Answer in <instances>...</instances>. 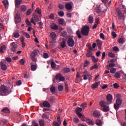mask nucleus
Returning a JSON list of instances; mask_svg holds the SVG:
<instances>
[{"mask_svg":"<svg viewBox=\"0 0 126 126\" xmlns=\"http://www.w3.org/2000/svg\"><path fill=\"white\" fill-rule=\"evenodd\" d=\"M83 121L86 122L88 125H92V126H94V123H93V121L90 120V119H88L87 117H85V118L83 119Z\"/></svg>","mask_w":126,"mask_h":126,"instance_id":"obj_10","label":"nucleus"},{"mask_svg":"<svg viewBox=\"0 0 126 126\" xmlns=\"http://www.w3.org/2000/svg\"><path fill=\"white\" fill-rule=\"evenodd\" d=\"M23 34L27 38H30V35L28 32H23Z\"/></svg>","mask_w":126,"mask_h":126,"instance_id":"obj_39","label":"nucleus"},{"mask_svg":"<svg viewBox=\"0 0 126 126\" xmlns=\"http://www.w3.org/2000/svg\"><path fill=\"white\" fill-rule=\"evenodd\" d=\"M76 114L82 121H84V119L86 118V117L84 115H83L81 112L76 113Z\"/></svg>","mask_w":126,"mask_h":126,"instance_id":"obj_18","label":"nucleus"},{"mask_svg":"<svg viewBox=\"0 0 126 126\" xmlns=\"http://www.w3.org/2000/svg\"><path fill=\"white\" fill-rule=\"evenodd\" d=\"M58 14L60 17H63L64 15V12L63 11H59Z\"/></svg>","mask_w":126,"mask_h":126,"instance_id":"obj_36","label":"nucleus"},{"mask_svg":"<svg viewBox=\"0 0 126 126\" xmlns=\"http://www.w3.org/2000/svg\"><path fill=\"white\" fill-rule=\"evenodd\" d=\"M89 23L90 24H92L93 22L94 21V18L92 17V16H90L88 19Z\"/></svg>","mask_w":126,"mask_h":126,"instance_id":"obj_23","label":"nucleus"},{"mask_svg":"<svg viewBox=\"0 0 126 126\" xmlns=\"http://www.w3.org/2000/svg\"><path fill=\"white\" fill-rule=\"evenodd\" d=\"M106 99L108 101L110 102V103H108L106 102H105L103 100L99 102L100 106L103 107L102 111L104 112H107L109 110V107L107 105V104H111L112 103V101L113 99L112 95L110 94H108L106 96Z\"/></svg>","mask_w":126,"mask_h":126,"instance_id":"obj_1","label":"nucleus"},{"mask_svg":"<svg viewBox=\"0 0 126 126\" xmlns=\"http://www.w3.org/2000/svg\"><path fill=\"white\" fill-rule=\"evenodd\" d=\"M71 71V69L69 67H64L63 69V72L64 73H68Z\"/></svg>","mask_w":126,"mask_h":126,"instance_id":"obj_16","label":"nucleus"},{"mask_svg":"<svg viewBox=\"0 0 126 126\" xmlns=\"http://www.w3.org/2000/svg\"><path fill=\"white\" fill-rule=\"evenodd\" d=\"M116 103L121 106L122 103V99H117L116 100Z\"/></svg>","mask_w":126,"mask_h":126,"instance_id":"obj_38","label":"nucleus"},{"mask_svg":"<svg viewBox=\"0 0 126 126\" xmlns=\"http://www.w3.org/2000/svg\"><path fill=\"white\" fill-rule=\"evenodd\" d=\"M62 35L63 37L66 38L67 37V32L64 31L62 32Z\"/></svg>","mask_w":126,"mask_h":126,"instance_id":"obj_45","label":"nucleus"},{"mask_svg":"<svg viewBox=\"0 0 126 126\" xmlns=\"http://www.w3.org/2000/svg\"><path fill=\"white\" fill-rule=\"evenodd\" d=\"M58 7L60 9H63L64 8V5L62 3H60Z\"/></svg>","mask_w":126,"mask_h":126,"instance_id":"obj_58","label":"nucleus"},{"mask_svg":"<svg viewBox=\"0 0 126 126\" xmlns=\"http://www.w3.org/2000/svg\"><path fill=\"white\" fill-rule=\"evenodd\" d=\"M6 49V47L5 45H2L0 47V53H3L4 50Z\"/></svg>","mask_w":126,"mask_h":126,"instance_id":"obj_29","label":"nucleus"},{"mask_svg":"<svg viewBox=\"0 0 126 126\" xmlns=\"http://www.w3.org/2000/svg\"><path fill=\"white\" fill-rule=\"evenodd\" d=\"M76 35H77L79 39H81L82 38V36L81 35L80 30H78L76 32Z\"/></svg>","mask_w":126,"mask_h":126,"instance_id":"obj_31","label":"nucleus"},{"mask_svg":"<svg viewBox=\"0 0 126 126\" xmlns=\"http://www.w3.org/2000/svg\"><path fill=\"white\" fill-rule=\"evenodd\" d=\"M55 100V98L54 97H51L49 99V101L51 102L52 103Z\"/></svg>","mask_w":126,"mask_h":126,"instance_id":"obj_59","label":"nucleus"},{"mask_svg":"<svg viewBox=\"0 0 126 126\" xmlns=\"http://www.w3.org/2000/svg\"><path fill=\"white\" fill-rule=\"evenodd\" d=\"M51 66L53 69H55L56 67V64L55 62H51Z\"/></svg>","mask_w":126,"mask_h":126,"instance_id":"obj_37","label":"nucleus"},{"mask_svg":"<svg viewBox=\"0 0 126 126\" xmlns=\"http://www.w3.org/2000/svg\"><path fill=\"white\" fill-rule=\"evenodd\" d=\"M113 86L115 89H118L119 87V85L117 83H115Z\"/></svg>","mask_w":126,"mask_h":126,"instance_id":"obj_62","label":"nucleus"},{"mask_svg":"<svg viewBox=\"0 0 126 126\" xmlns=\"http://www.w3.org/2000/svg\"><path fill=\"white\" fill-rule=\"evenodd\" d=\"M0 65H1V68L2 70L5 71L7 69V66L4 63L1 62Z\"/></svg>","mask_w":126,"mask_h":126,"instance_id":"obj_13","label":"nucleus"},{"mask_svg":"<svg viewBox=\"0 0 126 126\" xmlns=\"http://www.w3.org/2000/svg\"><path fill=\"white\" fill-rule=\"evenodd\" d=\"M65 8L67 10H70L72 9V5L70 3H66L65 4Z\"/></svg>","mask_w":126,"mask_h":126,"instance_id":"obj_12","label":"nucleus"},{"mask_svg":"<svg viewBox=\"0 0 126 126\" xmlns=\"http://www.w3.org/2000/svg\"><path fill=\"white\" fill-rule=\"evenodd\" d=\"M33 20H34L35 22H38V21H39V17H38V16H37L35 14H33Z\"/></svg>","mask_w":126,"mask_h":126,"instance_id":"obj_30","label":"nucleus"},{"mask_svg":"<svg viewBox=\"0 0 126 126\" xmlns=\"http://www.w3.org/2000/svg\"><path fill=\"white\" fill-rule=\"evenodd\" d=\"M51 29H52L53 30H55V31H57L59 29L58 26L55 24H53L51 25Z\"/></svg>","mask_w":126,"mask_h":126,"instance_id":"obj_22","label":"nucleus"},{"mask_svg":"<svg viewBox=\"0 0 126 126\" xmlns=\"http://www.w3.org/2000/svg\"><path fill=\"white\" fill-rule=\"evenodd\" d=\"M93 115L95 117L99 118L100 116V114L99 111L96 110L93 112Z\"/></svg>","mask_w":126,"mask_h":126,"instance_id":"obj_14","label":"nucleus"},{"mask_svg":"<svg viewBox=\"0 0 126 126\" xmlns=\"http://www.w3.org/2000/svg\"><path fill=\"white\" fill-rule=\"evenodd\" d=\"M108 56L112 58H114L115 57V55H114V54L112 52H109L108 53Z\"/></svg>","mask_w":126,"mask_h":126,"instance_id":"obj_46","label":"nucleus"},{"mask_svg":"<svg viewBox=\"0 0 126 126\" xmlns=\"http://www.w3.org/2000/svg\"><path fill=\"white\" fill-rule=\"evenodd\" d=\"M90 31V28L88 26H85L81 29V34L85 36H88L89 34Z\"/></svg>","mask_w":126,"mask_h":126,"instance_id":"obj_3","label":"nucleus"},{"mask_svg":"<svg viewBox=\"0 0 126 126\" xmlns=\"http://www.w3.org/2000/svg\"><path fill=\"white\" fill-rule=\"evenodd\" d=\"M11 93V90L5 86L0 87V95L7 96Z\"/></svg>","mask_w":126,"mask_h":126,"instance_id":"obj_2","label":"nucleus"},{"mask_svg":"<svg viewBox=\"0 0 126 126\" xmlns=\"http://www.w3.org/2000/svg\"><path fill=\"white\" fill-rule=\"evenodd\" d=\"M115 77L119 78L120 77V74L118 72H116L114 75Z\"/></svg>","mask_w":126,"mask_h":126,"instance_id":"obj_51","label":"nucleus"},{"mask_svg":"<svg viewBox=\"0 0 126 126\" xmlns=\"http://www.w3.org/2000/svg\"><path fill=\"white\" fill-rule=\"evenodd\" d=\"M36 12H37V13H38V14H41V10L40 8H36Z\"/></svg>","mask_w":126,"mask_h":126,"instance_id":"obj_60","label":"nucleus"},{"mask_svg":"<svg viewBox=\"0 0 126 126\" xmlns=\"http://www.w3.org/2000/svg\"><path fill=\"white\" fill-rule=\"evenodd\" d=\"M95 123H96V125L98 126H102V123H101V120H96Z\"/></svg>","mask_w":126,"mask_h":126,"instance_id":"obj_35","label":"nucleus"},{"mask_svg":"<svg viewBox=\"0 0 126 126\" xmlns=\"http://www.w3.org/2000/svg\"><path fill=\"white\" fill-rule=\"evenodd\" d=\"M121 126H126V122H122L121 123Z\"/></svg>","mask_w":126,"mask_h":126,"instance_id":"obj_64","label":"nucleus"},{"mask_svg":"<svg viewBox=\"0 0 126 126\" xmlns=\"http://www.w3.org/2000/svg\"><path fill=\"white\" fill-rule=\"evenodd\" d=\"M115 66V64L114 63H110L108 65L107 68L109 69L110 68L114 67Z\"/></svg>","mask_w":126,"mask_h":126,"instance_id":"obj_43","label":"nucleus"},{"mask_svg":"<svg viewBox=\"0 0 126 126\" xmlns=\"http://www.w3.org/2000/svg\"><path fill=\"white\" fill-rule=\"evenodd\" d=\"M14 36L15 38H19L20 35L18 32H15L14 33Z\"/></svg>","mask_w":126,"mask_h":126,"instance_id":"obj_56","label":"nucleus"},{"mask_svg":"<svg viewBox=\"0 0 126 126\" xmlns=\"http://www.w3.org/2000/svg\"><path fill=\"white\" fill-rule=\"evenodd\" d=\"M81 77L79 72H77L76 79H75V82L78 83L79 81V79L78 78H80Z\"/></svg>","mask_w":126,"mask_h":126,"instance_id":"obj_15","label":"nucleus"},{"mask_svg":"<svg viewBox=\"0 0 126 126\" xmlns=\"http://www.w3.org/2000/svg\"><path fill=\"white\" fill-rule=\"evenodd\" d=\"M27 10V7L25 5L21 6V10L23 12H25Z\"/></svg>","mask_w":126,"mask_h":126,"instance_id":"obj_28","label":"nucleus"},{"mask_svg":"<svg viewBox=\"0 0 126 126\" xmlns=\"http://www.w3.org/2000/svg\"><path fill=\"white\" fill-rule=\"evenodd\" d=\"M55 91H56V88H55V87L52 86V87L50 88V92H51L52 93H55Z\"/></svg>","mask_w":126,"mask_h":126,"instance_id":"obj_42","label":"nucleus"},{"mask_svg":"<svg viewBox=\"0 0 126 126\" xmlns=\"http://www.w3.org/2000/svg\"><path fill=\"white\" fill-rule=\"evenodd\" d=\"M87 103L86 102H84L81 105V106L83 109H85L87 106Z\"/></svg>","mask_w":126,"mask_h":126,"instance_id":"obj_57","label":"nucleus"},{"mask_svg":"<svg viewBox=\"0 0 126 126\" xmlns=\"http://www.w3.org/2000/svg\"><path fill=\"white\" fill-rule=\"evenodd\" d=\"M120 106H121L120 105L118 104H117V103H115V104H114V108L115 109V110H117H117L119 109V107H120Z\"/></svg>","mask_w":126,"mask_h":126,"instance_id":"obj_47","label":"nucleus"},{"mask_svg":"<svg viewBox=\"0 0 126 126\" xmlns=\"http://www.w3.org/2000/svg\"><path fill=\"white\" fill-rule=\"evenodd\" d=\"M117 19H119L120 20H122L124 17V15L121 11V10H119L117 11V15L116 16Z\"/></svg>","mask_w":126,"mask_h":126,"instance_id":"obj_8","label":"nucleus"},{"mask_svg":"<svg viewBox=\"0 0 126 126\" xmlns=\"http://www.w3.org/2000/svg\"><path fill=\"white\" fill-rule=\"evenodd\" d=\"M96 44H97V46L98 48V49H101V46L102 44L101 41H100L99 39H97L96 40Z\"/></svg>","mask_w":126,"mask_h":126,"instance_id":"obj_17","label":"nucleus"},{"mask_svg":"<svg viewBox=\"0 0 126 126\" xmlns=\"http://www.w3.org/2000/svg\"><path fill=\"white\" fill-rule=\"evenodd\" d=\"M40 107L50 108V107H51V104L48 101H43V103H42L40 104Z\"/></svg>","mask_w":126,"mask_h":126,"instance_id":"obj_7","label":"nucleus"},{"mask_svg":"<svg viewBox=\"0 0 126 126\" xmlns=\"http://www.w3.org/2000/svg\"><path fill=\"white\" fill-rule=\"evenodd\" d=\"M3 5H4L6 9L8 7V2L7 0H4L2 1Z\"/></svg>","mask_w":126,"mask_h":126,"instance_id":"obj_25","label":"nucleus"},{"mask_svg":"<svg viewBox=\"0 0 126 126\" xmlns=\"http://www.w3.org/2000/svg\"><path fill=\"white\" fill-rule=\"evenodd\" d=\"M16 84L18 86H20L22 85V82L21 80L17 81L16 82Z\"/></svg>","mask_w":126,"mask_h":126,"instance_id":"obj_63","label":"nucleus"},{"mask_svg":"<svg viewBox=\"0 0 126 126\" xmlns=\"http://www.w3.org/2000/svg\"><path fill=\"white\" fill-rule=\"evenodd\" d=\"M51 38L54 39L56 37V34L54 32L50 33Z\"/></svg>","mask_w":126,"mask_h":126,"instance_id":"obj_34","label":"nucleus"},{"mask_svg":"<svg viewBox=\"0 0 126 126\" xmlns=\"http://www.w3.org/2000/svg\"><path fill=\"white\" fill-rule=\"evenodd\" d=\"M118 42H119V43H120L121 44H123L124 42V38H120V39H119Z\"/></svg>","mask_w":126,"mask_h":126,"instance_id":"obj_48","label":"nucleus"},{"mask_svg":"<svg viewBox=\"0 0 126 126\" xmlns=\"http://www.w3.org/2000/svg\"><path fill=\"white\" fill-rule=\"evenodd\" d=\"M45 123L43 120L39 121V126H44Z\"/></svg>","mask_w":126,"mask_h":126,"instance_id":"obj_55","label":"nucleus"},{"mask_svg":"<svg viewBox=\"0 0 126 126\" xmlns=\"http://www.w3.org/2000/svg\"><path fill=\"white\" fill-rule=\"evenodd\" d=\"M67 45L70 47H74L75 45L74 40L71 37L69 38L67 40Z\"/></svg>","mask_w":126,"mask_h":126,"instance_id":"obj_6","label":"nucleus"},{"mask_svg":"<svg viewBox=\"0 0 126 126\" xmlns=\"http://www.w3.org/2000/svg\"><path fill=\"white\" fill-rule=\"evenodd\" d=\"M32 9H28V10L27 12V15H30L31 12H32Z\"/></svg>","mask_w":126,"mask_h":126,"instance_id":"obj_61","label":"nucleus"},{"mask_svg":"<svg viewBox=\"0 0 126 126\" xmlns=\"http://www.w3.org/2000/svg\"><path fill=\"white\" fill-rule=\"evenodd\" d=\"M84 74L88 78H89V80H90V79H91V75L88 74V71H85Z\"/></svg>","mask_w":126,"mask_h":126,"instance_id":"obj_24","label":"nucleus"},{"mask_svg":"<svg viewBox=\"0 0 126 126\" xmlns=\"http://www.w3.org/2000/svg\"><path fill=\"white\" fill-rule=\"evenodd\" d=\"M39 52L37 50H34L31 54V58L33 62H36L37 59L36 58L39 55Z\"/></svg>","mask_w":126,"mask_h":126,"instance_id":"obj_4","label":"nucleus"},{"mask_svg":"<svg viewBox=\"0 0 126 126\" xmlns=\"http://www.w3.org/2000/svg\"><path fill=\"white\" fill-rule=\"evenodd\" d=\"M61 47L62 48H64L66 47V41L65 39H63L62 42L61 43Z\"/></svg>","mask_w":126,"mask_h":126,"instance_id":"obj_19","label":"nucleus"},{"mask_svg":"<svg viewBox=\"0 0 126 126\" xmlns=\"http://www.w3.org/2000/svg\"><path fill=\"white\" fill-rule=\"evenodd\" d=\"M116 68H111V69H110V72H111V73H112V74L115 73L116 72Z\"/></svg>","mask_w":126,"mask_h":126,"instance_id":"obj_50","label":"nucleus"},{"mask_svg":"<svg viewBox=\"0 0 126 126\" xmlns=\"http://www.w3.org/2000/svg\"><path fill=\"white\" fill-rule=\"evenodd\" d=\"M37 67V65L36 64H32L31 69L32 71H35L36 70Z\"/></svg>","mask_w":126,"mask_h":126,"instance_id":"obj_26","label":"nucleus"},{"mask_svg":"<svg viewBox=\"0 0 126 126\" xmlns=\"http://www.w3.org/2000/svg\"><path fill=\"white\" fill-rule=\"evenodd\" d=\"M88 64H89V61H86L84 64V67H87L88 66Z\"/></svg>","mask_w":126,"mask_h":126,"instance_id":"obj_53","label":"nucleus"},{"mask_svg":"<svg viewBox=\"0 0 126 126\" xmlns=\"http://www.w3.org/2000/svg\"><path fill=\"white\" fill-rule=\"evenodd\" d=\"M57 120L58 123L61 126L62 124V122H61V118L60 116L57 117Z\"/></svg>","mask_w":126,"mask_h":126,"instance_id":"obj_49","label":"nucleus"},{"mask_svg":"<svg viewBox=\"0 0 126 126\" xmlns=\"http://www.w3.org/2000/svg\"><path fill=\"white\" fill-rule=\"evenodd\" d=\"M100 84V82H96L92 86V88L93 89L98 88V87H99V84Z\"/></svg>","mask_w":126,"mask_h":126,"instance_id":"obj_21","label":"nucleus"},{"mask_svg":"<svg viewBox=\"0 0 126 126\" xmlns=\"http://www.w3.org/2000/svg\"><path fill=\"white\" fill-rule=\"evenodd\" d=\"M10 46H11V50L13 52H16V49L17 48V45L15 43V42H12L10 44Z\"/></svg>","mask_w":126,"mask_h":126,"instance_id":"obj_9","label":"nucleus"},{"mask_svg":"<svg viewBox=\"0 0 126 126\" xmlns=\"http://www.w3.org/2000/svg\"><path fill=\"white\" fill-rule=\"evenodd\" d=\"M92 58L93 62L94 63H97L98 61H99V59H98V58L96 59V58L95 57V56H92Z\"/></svg>","mask_w":126,"mask_h":126,"instance_id":"obj_32","label":"nucleus"},{"mask_svg":"<svg viewBox=\"0 0 126 126\" xmlns=\"http://www.w3.org/2000/svg\"><path fill=\"white\" fill-rule=\"evenodd\" d=\"M82 110H83L82 108L80 107H77L76 108V113H80V112H82Z\"/></svg>","mask_w":126,"mask_h":126,"instance_id":"obj_44","label":"nucleus"},{"mask_svg":"<svg viewBox=\"0 0 126 126\" xmlns=\"http://www.w3.org/2000/svg\"><path fill=\"white\" fill-rule=\"evenodd\" d=\"M22 0H15V5L16 7L18 8L19 5L21 4V3L22 2Z\"/></svg>","mask_w":126,"mask_h":126,"instance_id":"obj_20","label":"nucleus"},{"mask_svg":"<svg viewBox=\"0 0 126 126\" xmlns=\"http://www.w3.org/2000/svg\"><path fill=\"white\" fill-rule=\"evenodd\" d=\"M99 36H100V37L103 40H105V37H104V34H103V33H100V35H99Z\"/></svg>","mask_w":126,"mask_h":126,"instance_id":"obj_54","label":"nucleus"},{"mask_svg":"<svg viewBox=\"0 0 126 126\" xmlns=\"http://www.w3.org/2000/svg\"><path fill=\"white\" fill-rule=\"evenodd\" d=\"M64 87L63 85H60L58 86V90L59 92H62L63 90Z\"/></svg>","mask_w":126,"mask_h":126,"instance_id":"obj_33","label":"nucleus"},{"mask_svg":"<svg viewBox=\"0 0 126 126\" xmlns=\"http://www.w3.org/2000/svg\"><path fill=\"white\" fill-rule=\"evenodd\" d=\"M15 21L16 23H20L21 22L20 16L18 14H16L15 17Z\"/></svg>","mask_w":126,"mask_h":126,"instance_id":"obj_11","label":"nucleus"},{"mask_svg":"<svg viewBox=\"0 0 126 126\" xmlns=\"http://www.w3.org/2000/svg\"><path fill=\"white\" fill-rule=\"evenodd\" d=\"M58 22L60 25H63L64 24V20L63 19H59Z\"/></svg>","mask_w":126,"mask_h":126,"instance_id":"obj_40","label":"nucleus"},{"mask_svg":"<svg viewBox=\"0 0 126 126\" xmlns=\"http://www.w3.org/2000/svg\"><path fill=\"white\" fill-rule=\"evenodd\" d=\"M49 58V54L47 53H43V58L47 59Z\"/></svg>","mask_w":126,"mask_h":126,"instance_id":"obj_52","label":"nucleus"},{"mask_svg":"<svg viewBox=\"0 0 126 126\" xmlns=\"http://www.w3.org/2000/svg\"><path fill=\"white\" fill-rule=\"evenodd\" d=\"M1 111L5 113H10V110L7 107H5L1 110Z\"/></svg>","mask_w":126,"mask_h":126,"instance_id":"obj_27","label":"nucleus"},{"mask_svg":"<svg viewBox=\"0 0 126 126\" xmlns=\"http://www.w3.org/2000/svg\"><path fill=\"white\" fill-rule=\"evenodd\" d=\"M55 79L60 82H63L65 80V77L63 76L62 74L61 73L57 74V75H56Z\"/></svg>","mask_w":126,"mask_h":126,"instance_id":"obj_5","label":"nucleus"},{"mask_svg":"<svg viewBox=\"0 0 126 126\" xmlns=\"http://www.w3.org/2000/svg\"><path fill=\"white\" fill-rule=\"evenodd\" d=\"M87 52L88 53L86 54V57L88 58L91 57V56H92V53L91 52V51H87Z\"/></svg>","mask_w":126,"mask_h":126,"instance_id":"obj_41","label":"nucleus"}]
</instances>
